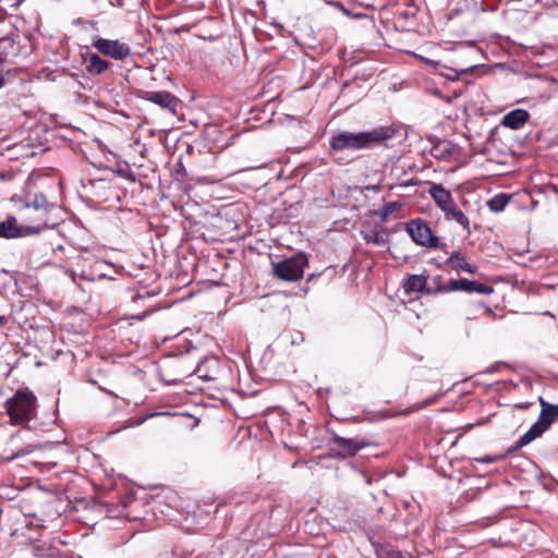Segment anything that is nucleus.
Listing matches in <instances>:
<instances>
[{
  "label": "nucleus",
  "mask_w": 558,
  "mask_h": 558,
  "mask_svg": "<svg viewBox=\"0 0 558 558\" xmlns=\"http://www.w3.org/2000/svg\"><path fill=\"white\" fill-rule=\"evenodd\" d=\"M393 126H379L367 132H339L335 134L329 142L331 150L345 149H369L384 144L386 140H390L396 134Z\"/></svg>",
  "instance_id": "nucleus-1"
},
{
  "label": "nucleus",
  "mask_w": 558,
  "mask_h": 558,
  "mask_svg": "<svg viewBox=\"0 0 558 558\" xmlns=\"http://www.w3.org/2000/svg\"><path fill=\"white\" fill-rule=\"evenodd\" d=\"M538 402L541 405V412L537 421L525 434H523L512 446L508 448V453H514L529 445L547 432L554 423L558 422V404L549 403L543 397H538Z\"/></svg>",
  "instance_id": "nucleus-2"
},
{
  "label": "nucleus",
  "mask_w": 558,
  "mask_h": 558,
  "mask_svg": "<svg viewBox=\"0 0 558 558\" xmlns=\"http://www.w3.org/2000/svg\"><path fill=\"white\" fill-rule=\"evenodd\" d=\"M4 409L14 424L27 423L36 415L37 397L28 388L17 389L4 402Z\"/></svg>",
  "instance_id": "nucleus-3"
},
{
  "label": "nucleus",
  "mask_w": 558,
  "mask_h": 558,
  "mask_svg": "<svg viewBox=\"0 0 558 558\" xmlns=\"http://www.w3.org/2000/svg\"><path fill=\"white\" fill-rule=\"evenodd\" d=\"M378 446L379 442L375 435L342 437L336 433H331V438L329 440L330 456L338 459L352 458L364 448Z\"/></svg>",
  "instance_id": "nucleus-4"
},
{
  "label": "nucleus",
  "mask_w": 558,
  "mask_h": 558,
  "mask_svg": "<svg viewBox=\"0 0 558 558\" xmlns=\"http://www.w3.org/2000/svg\"><path fill=\"white\" fill-rule=\"evenodd\" d=\"M308 266V257L303 252L280 259H271L272 276L287 282H295L303 277L304 268Z\"/></svg>",
  "instance_id": "nucleus-5"
},
{
  "label": "nucleus",
  "mask_w": 558,
  "mask_h": 558,
  "mask_svg": "<svg viewBox=\"0 0 558 558\" xmlns=\"http://www.w3.org/2000/svg\"><path fill=\"white\" fill-rule=\"evenodd\" d=\"M48 227L45 219L39 218L36 223L23 225L19 223L15 216H8L4 220L0 221V238L12 240L32 236L40 233Z\"/></svg>",
  "instance_id": "nucleus-6"
},
{
  "label": "nucleus",
  "mask_w": 558,
  "mask_h": 558,
  "mask_svg": "<svg viewBox=\"0 0 558 558\" xmlns=\"http://www.w3.org/2000/svg\"><path fill=\"white\" fill-rule=\"evenodd\" d=\"M405 230L413 242L417 245L429 248H439L447 253V244L433 234L430 227L424 219L416 218L410 220L405 226Z\"/></svg>",
  "instance_id": "nucleus-7"
},
{
  "label": "nucleus",
  "mask_w": 558,
  "mask_h": 558,
  "mask_svg": "<svg viewBox=\"0 0 558 558\" xmlns=\"http://www.w3.org/2000/svg\"><path fill=\"white\" fill-rule=\"evenodd\" d=\"M92 46L98 53L117 61H123L132 54L131 47L119 39H106L100 36H94Z\"/></svg>",
  "instance_id": "nucleus-8"
},
{
  "label": "nucleus",
  "mask_w": 558,
  "mask_h": 558,
  "mask_svg": "<svg viewBox=\"0 0 558 558\" xmlns=\"http://www.w3.org/2000/svg\"><path fill=\"white\" fill-rule=\"evenodd\" d=\"M140 97L159 106L172 116H177L178 109L182 105V101L177 96L167 90H142Z\"/></svg>",
  "instance_id": "nucleus-9"
},
{
  "label": "nucleus",
  "mask_w": 558,
  "mask_h": 558,
  "mask_svg": "<svg viewBox=\"0 0 558 558\" xmlns=\"http://www.w3.org/2000/svg\"><path fill=\"white\" fill-rule=\"evenodd\" d=\"M11 202L15 204L23 203L24 208H34L38 213V216L32 220V223H36L39 218H43L46 221H48L47 215L54 209V205L49 203L47 197L41 193L35 194L33 199L26 198L25 201H23L21 196L13 195L11 197ZM47 223L49 225V222Z\"/></svg>",
  "instance_id": "nucleus-10"
},
{
  "label": "nucleus",
  "mask_w": 558,
  "mask_h": 558,
  "mask_svg": "<svg viewBox=\"0 0 558 558\" xmlns=\"http://www.w3.org/2000/svg\"><path fill=\"white\" fill-rule=\"evenodd\" d=\"M19 437V433L11 435L8 442L9 448L4 449V454H0V463L11 462L17 458L27 456L35 451L36 446L31 444L23 447H17L15 442Z\"/></svg>",
  "instance_id": "nucleus-11"
},
{
  "label": "nucleus",
  "mask_w": 558,
  "mask_h": 558,
  "mask_svg": "<svg viewBox=\"0 0 558 558\" xmlns=\"http://www.w3.org/2000/svg\"><path fill=\"white\" fill-rule=\"evenodd\" d=\"M428 275H409L403 282V289L407 294L420 292L425 295L435 294L434 286L427 283Z\"/></svg>",
  "instance_id": "nucleus-12"
},
{
  "label": "nucleus",
  "mask_w": 558,
  "mask_h": 558,
  "mask_svg": "<svg viewBox=\"0 0 558 558\" xmlns=\"http://www.w3.org/2000/svg\"><path fill=\"white\" fill-rule=\"evenodd\" d=\"M529 118L530 113L525 109L518 108L506 113L500 124L511 130H519L527 122Z\"/></svg>",
  "instance_id": "nucleus-13"
},
{
  "label": "nucleus",
  "mask_w": 558,
  "mask_h": 558,
  "mask_svg": "<svg viewBox=\"0 0 558 558\" xmlns=\"http://www.w3.org/2000/svg\"><path fill=\"white\" fill-rule=\"evenodd\" d=\"M428 193L441 211L448 209V207L454 203L451 192L445 189L441 184H432Z\"/></svg>",
  "instance_id": "nucleus-14"
},
{
  "label": "nucleus",
  "mask_w": 558,
  "mask_h": 558,
  "mask_svg": "<svg viewBox=\"0 0 558 558\" xmlns=\"http://www.w3.org/2000/svg\"><path fill=\"white\" fill-rule=\"evenodd\" d=\"M445 264L449 265V268L456 271L462 270L469 274H475L477 267L466 262L465 255L461 251H453Z\"/></svg>",
  "instance_id": "nucleus-15"
},
{
  "label": "nucleus",
  "mask_w": 558,
  "mask_h": 558,
  "mask_svg": "<svg viewBox=\"0 0 558 558\" xmlns=\"http://www.w3.org/2000/svg\"><path fill=\"white\" fill-rule=\"evenodd\" d=\"M86 72L92 75H101L111 66V62L102 59L98 53H90L87 58H85Z\"/></svg>",
  "instance_id": "nucleus-16"
},
{
  "label": "nucleus",
  "mask_w": 558,
  "mask_h": 558,
  "mask_svg": "<svg viewBox=\"0 0 558 558\" xmlns=\"http://www.w3.org/2000/svg\"><path fill=\"white\" fill-rule=\"evenodd\" d=\"M156 295V293L146 291L144 294L136 293L132 296V303L136 304L143 302V305L146 306V310L142 313L132 314L133 319L143 320L153 312H155V306L151 304H146V301H149Z\"/></svg>",
  "instance_id": "nucleus-17"
},
{
  "label": "nucleus",
  "mask_w": 558,
  "mask_h": 558,
  "mask_svg": "<svg viewBox=\"0 0 558 558\" xmlns=\"http://www.w3.org/2000/svg\"><path fill=\"white\" fill-rule=\"evenodd\" d=\"M461 287L462 291L465 293H478L488 295L494 292V288L492 286L475 280H469L466 278H462Z\"/></svg>",
  "instance_id": "nucleus-18"
},
{
  "label": "nucleus",
  "mask_w": 558,
  "mask_h": 558,
  "mask_svg": "<svg viewBox=\"0 0 558 558\" xmlns=\"http://www.w3.org/2000/svg\"><path fill=\"white\" fill-rule=\"evenodd\" d=\"M447 220H456L464 231L470 233V220L453 203L448 209L444 210Z\"/></svg>",
  "instance_id": "nucleus-19"
},
{
  "label": "nucleus",
  "mask_w": 558,
  "mask_h": 558,
  "mask_svg": "<svg viewBox=\"0 0 558 558\" xmlns=\"http://www.w3.org/2000/svg\"><path fill=\"white\" fill-rule=\"evenodd\" d=\"M511 197L512 195L510 194L499 193L487 202V207L493 213H501L510 202Z\"/></svg>",
  "instance_id": "nucleus-20"
},
{
  "label": "nucleus",
  "mask_w": 558,
  "mask_h": 558,
  "mask_svg": "<svg viewBox=\"0 0 558 558\" xmlns=\"http://www.w3.org/2000/svg\"><path fill=\"white\" fill-rule=\"evenodd\" d=\"M462 278L460 279H449L445 283H439V286H434L435 294L438 293H448L451 291H462Z\"/></svg>",
  "instance_id": "nucleus-21"
},
{
  "label": "nucleus",
  "mask_w": 558,
  "mask_h": 558,
  "mask_svg": "<svg viewBox=\"0 0 558 558\" xmlns=\"http://www.w3.org/2000/svg\"><path fill=\"white\" fill-rule=\"evenodd\" d=\"M377 558H405L401 551L393 549L390 544H383L376 547Z\"/></svg>",
  "instance_id": "nucleus-22"
},
{
  "label": "nucleus",
  "mask_w": 558,
  "mask_h": 558,
  "mask_svg": "<svg viewBox=\"0 0 558 558\" xmlns=\"http://www.w3.org/2000/svg\"><path fill=\"white\" fill-rule=\"evenodd\" d=\"M401 207L399 202H390L381 206L376 214L379 216L381 221H386L388 217Z\"/></svg>",
  "instance_id": "nucleus-23"
},
{
  "label": "nucleus",
  "mask_w": 558,
  "mask_h": 558,
  "mask_svg": "<svg viewBox=\"0 0 558 558\" xmlns=\"http://www.w3.org/2000/svg\"><path fill=\"white\" fill-rule=\"evenodd\" d=\"M194 373L198 376V378L211 381L215 380V377L211 376L206 369H205V361L198 363L196 366Z\"/></svg>",
  "instance_id": "nucleus-24"
},
{
  "label": "nucleus",
  "mask_w": 558,
  "mask_h": 558,
  "mask_svg": "<svg viewBox=\"0 0 558 558\" xmlns=\"http://www.w3.org/2000/svg\"><path fill=\"white\" fill-rule=\"evenodd\" d=\"M510 453H508V450L504 453V454H499V456H484L482 458H475L474 460L477 461V462H482V463H494V462H497L504 458H506L507 456H509Z\"/></svg>",
  "instance_id": "nucleus-25"
},
{
  "label": "nucleus",
  "mask_w": 558,
  "mask_h": 558,
  "mask_svg": "<svg viewBox=\"0 0 558 558\" xmlns=\"http://www.w3.org/2000/svg\"><path fill=\"white\" fill-rule=\"evenodd\" d=\"M428 264L436 266L438 269H446V268H449V265L445 264V260H444V262H440V260H438V259H436V258H430V259L428 260Z\"/></svg>",
  "instance_id": "nucleus-26"
},
{
  "label": "nucleus",
  "mask_w": 558,
  "mask_h": 558,
  "mask_svg": "<svg viewBox=\"0 0 558 558\" xmlns=\"http://www.w3.org/2000/svg\"><path fill=\"white\" fill-rule=\"evenodd\" d=\"M90 184L93 187L105 189L107 187L108 182L105 179H98L90 181Z\"/></svg>",
  "instance_id": "nucleus-27"
},
{
  "label": "nucleus",
  "mask_w": 558,
  "mask_h": 558,
  "mask_svg": "<svg viewBox=\"0 0 558 558\" xmlns=\"http://www.w3.org/2000/svg\"><path fill=\"white\" fill-rule=\"evenodd\" d=\"M541 3H543L546 8H558V0H538Z\"/></svg>",
  "instance_id": "nucleus-28"
},
{
  "label": "nucleus",
  "mask_w": 558,
  "mask_h": 558,
  "mask_svg": "<svg viewBox=\"0 0 558 558\" xmlns=\"http://www.w3.org/2000/svg\"><path fill=\"white\" fill-rule=\"evenodd\" d=\"M124 510H125V507H123V509L121 511H119L118 513H114L113 509H108L107 512H108V515L116 518V517H120V515H125Z\"/></svg>",
  "instance_id": "nucleus-29"
},
{
  "label": "nucleus",
  "mask_w": 558,
  "mask_h": 558,
  "mask_svg": "<svg viewBox=\"0 0 558 558\" xmlns=\"http://www.w3.org/2000/svg\"><path fill=\"white\" fill-rule=\"evenodd\" d=\"M531 405H532L531 402H521V403L515 404L514 408L520 409V410H526Z\"/></svg>",
  "instance_id": "nucleus-30"
},
{
  "label": "nucleus",
  "mask_w": 558,
  "mask_h": 558,
  "mask_svg": "<svg viewBox=\"0 0 558 558\" xmlns=\"http://www.w3.org/2000/svg\"><path fill=\"white\" fill-rule=\"evenodd\" d=\"M439 283H445V282L442 281V277L438 275L433 278L430 286H439Z\"/></svg>",
  "instance_id": "nucleus-31"
},
{
  "label": "nucleus",
  "mask_w": 558,
  "mask_h": 558,
  "mask_svg": "<svg viewBox=\"0 0 558 558\" xmlns=\"http://www.w3.org/2000/svg\"><path fill=\"white\" fill-rule=\"evenodd\" d=\"M0 66H2V62L0 61ZM7 83L5 77L2 73V68H0V88Z\"/></svg>",
  "instance_id": "nucleus-32"
},
{
  "label": "nucleus",
  "mask_w": 558,
  "mask_h": 558,
  "mask_svg": "<svg viewBox=\"0 0 558 558\" xmlns=\"http://www.w3.org/2000/svg\"><path fill=\"white\" fill-rule=\"evenodd\" d=\"M498 132V128H494L490 130L489 132V137H488V141H493L494 140V136L495 134Z\"/></svg>",
  "instance_id": "nucleus-33"
},
{
  "label": "nucleus",
  "mask_w": 558,
  "mask_h": 558,
  "mask_svg": "<svg viewBox=\"0 0 558 558\" xmlns=\"http://www.w3.org/2000/svg\"><path fill=\"white\" fill-rule=\"evenodd\" d=\"M84 23V20L82 17H77L76 20L73 21V24L75 25H81Z\"/></svg>",
  "instance_id": "nucleus-34"
},
{
  "label": "nucleus",
  "mask_w": 558,
  "mask_h": 558,
  "mask_svg": "<svg viewBox=\"0 0 558 558\" xmlns=\"http://www.w3.org/2000/svg\"><path fill=\"white\" fill-rule=\"evenodd\" d=\"M62 250H63V246H62V245H58L57 247H51V251H52L53 253L60 252V251H62Z\"/></svg>",
  "instance_id": "nucleus-35"
},
{
  "label": "nucleus",
  "mask_w": 558,
  "mask_h": 558,
  "mask_svg": "<svg viewBox=\"0 0 558 558\" xmlns=\"http://www.w3.org/2000/svg\"><path fill=\"white\" fill-rule=\"evenodd\" d=\"M7 323V317L0 315V325H4Z\"/></svg>",
  "instance_id": "nucleus-36"
},
{
  "label": "nucleus",
  "mask_w": 558,
  "mask_h": 558,
  "mask_svg": "<svg viewBox=\"0 0 558 558\" xmlns=\"http://www.w3.org/2000/svg\"><path fill=\"white\" fill-rule=\"evenodd\" d=\"M475 69H476V66H471L469 69L462 70L461 73H468V72L473 71Z\"/></svg>",
  "instance_id": "nucleus-37"
},
{
  "label": "nucleus",
  "mask_w": 558,
  "mask_h": 558,
  "mask_svg": "<svg viewBox=\"0 0 558 558\" xmlns=\"http://www.w3.org/2000/svg\"><path fill=\"white\" fill-rule=\"evenodd\" d=\"M547 189L551 190L554 193H558V190L555 185H548Z\"/></svg>",
  "instance_id": "nucleus-38"
},
{
  "label": "nucleus",
  "mask_w": 558,
  "mask_h": 558,
  "mask_svg": "<svg viewBox=\"0 0 558 558\" xmlns=\"http://www.w3.org/2000/svg\"><path fill=\"white\" fill-rule=\"evenodd\" d=\"M314 277H315V275H314V274H311V275L308 276V278H307V281H311Z\"/></svg>",
  "instance_id": "nucleus-39"
},
{
  "label": "nucleus",
  "mask_w": 558,
  "mask_h": 558,
  "mask_svg": "<svg viewBox=\"0 0 558 558\" xmlns=\"http://www.w3.org/2000/svg\"><path fill=\"white\" fill-rule=\"evenodd\" d=\"M201 181H202V179H197V182H201ZM203 181H204V182H207L205 179H203Z\"/></svg>",
  "instance_id": "nucleus-40"
},
{
  "label": "nucleus",
  "mask_w": 558,
  "mask_h": 558,
  "mask_svg": "<svg viewBox=\"0 0 558 558\" xmlns=\"http://www.w3.org/2000/svg\"><path fill=\"white\" fill-rule=\"evenodd\" d=\"M555 453L558 456V447L555 449Z\"/></svg>",
  "instance_id": "nucleus-41"
}]
</instances>
